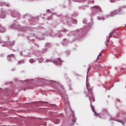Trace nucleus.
<instances>
[{
    "instance_id": "obj_2",
    "label": "nucleus",
    "mask_w": 126,
    "mask_h": 126,
    "mask_svg": "<svg viewBox=\"0 0 126 126\" xmlns=\"http://www.w3.org/2000/svg\"><path fill=\"white\" fill-rule=\"evenodd\" d=\"M56 62L57 64H59V65H61L62 64V60H61L60 58L57 59L56 60Z\"/></svg>"
},
{
    "instance_id": "obj_12",
    "label": "nucleus",
    "mask_w": 126,
    "mask_h": 126,
    "mask_svg": "<svg viewBox=\"0 0 126 126\" xmlns=\"http://www.w3.org/2000/svg\"><path fill=\"white\" fill-rule=\"evenodd\" d=\"M74 123H75V121H74L73 122V125H74Z\"/></svg>"
},
{
    "instance_id": "obj_11",
    "label": "nucleus",
    "mask_w": 126,
    "mask_h": 126,
    "mask_svg": "<svg viewBox=\"0 0 126 126\" xmlns=\"http://www.w3.org/2000/svg\"><path fill=\"white\" fill-rule=\"evenodd\" d=\"M55 124H59V121H57V122H55Z\"/></svg>"
},
{
    "instance_id": "obj_15",
    "label": "nucleus",
    "mask_w": 126,
    "mask_h": 126,
    "mask_svg": "<svg viewBox=\"0 0 126 126\" xmlns=\"http://www.w3.org/2000/svg\"><path fill=\"white\" fill-rule=\"evenodd\" d=\"M45 126H47V123H45Z\"/></svg>"
},
{
    "instance_id": "obj_8",
    "label": "nucleus",
    "mask_w": 126,
    "mask_h": 126,
    "mask_svg": "<svg viewBox=\"0 0 126 126\" xmlns=\"http://www.w3.org/2000/svg\"><path fill=\"white\" fill-rule=\"evenodd\" d=\"M34 62H35V61L33 59L30 60V63H34Z\"/></svg>"
},
{
    "instance_id": "obj_10",
    "label": "nucleus",
    "mask_w": 126,
    "mask_h": 126,
    "mask_svg": "<svg viewBox=\"0 0 126 126\" xmlns=\"http://www.w3.org/2000/svg\"><path fill=\"white\" fill-rule=\"evenodd\" d=\"M116 0H110L111 2H115Z\"/></svg>"
},
{
    "instance_id": "obj_4",
    "label": "nucleus",
    "mask_w": 126,
    "mask_h": 126,
    "mask_svg": "<svg viewBox=\"0 0 126 126\" xmlns=\"http://www.w3.org/2000/svg\"><path fill=\"white\" fill-rule=\"evenodd\" d=\"M10 57H12L13 58V57H14V55L11 54V55L8 56H7V60L8 61H10L11 60V58H10Z\"/></svg>"
},
{
    "instance_id": "obj_5",
    "label": "nucleus",
    "mask_w": 126,
    "mask_h": 126,
    "mask_svg": "<svg viewBox=\"0 0 126 126\" xmlns=\"http://www.w3.org/2000/svg\"><path fill=\"white\" fill-rule=\"evenodd\" d=\"M112 35H113V33H110L109 35V38L107 40V42L105 43L106 46H107V44L109 43V39H110V38H111V36H112Z\"/></svg>"
},
{
    "instance_id": "obj_14",
    "label": "nucleus",
    "mask_w": 126,
    "mask_h": 126,
    "mask_svg": "<svg viewBox=\"0 0 126 126\" xmlns=\"http://www.w3.org/2000/svg\"><path fill=\"white\" fill-rule=\"evenodd\" d=\"M117 122H119V123L120 122V120H117Z\"/></svg>"
},
{
    "instance_id": "obj_1",
    "label": "nucleus",
    "mask_w": 126,
    "mask_h": 126,
    "mask_svg": "<svg viewBox=\"0 0 126 126\" xmlns=\"http://www.w3.org/2000/svg\"><path fill=\"white\" fill-rule=\"evenodd\" d=\"M87 88L88 89V94L86 95V97H88L89 98V101H90L91 105H92V102L95 101V98H94V96L93 95L92 89L89 88V87L88 86H87Z\"/></svg>"
},
{
    "instance_id": "obj_6",
    "label": "nucleus",
    "mask_w": 126,
    "mask_h": 126,
    "mask_svg": "<svg viewBox=\"0 0 126 126\" xmlns=\"http://www.w3.org/2000/svg\"><path fill=\"white\" fill-rule=\"evenodd\" d=\"M5 17V14L1 13L0 15V18H4Z\"/></svg>"
},
{
    "instance_id": "obj_3",
    "label": "nucleus",
    "mask_w": 126,
    "mask_h": 126,
    "mask_svg": "<svg viewBox=\"0 0 126 126\" xmlns=\"http://www.w3.org/2000/svg\"><path fill=\"white\" fill-rule=\"evenodd\" d=\"M4 31H5V30L4 29V28L0 25V32H1V33H2L4 32Z\"/></svg>"
},
{
    "instance_id": "obj_13",
    "label": "nucleus",
    "mask_w": 126,
    "mask_h": 126,
    "mask_svg": "<svg viewBox=\"0 0 126 126\" xmlns=\"http://www.w3.org/2000/svg\"><path fill=\"white\" fill-rule=\"evenodd\" d=\"M96 8H98L99 9H100V8L98 6L96 7Z\"/></svg>"
},
{
    "instance_id": "obj_9",
    "label": "nucleus",
    "mask_w": 126,
    "mask_h": 126,
    "mask_svg": "<svg viewBox=\"0 0 126 126\" xmlns=\"http://www.w3.org/2000/svg\"><path fill=\"white\" fill-rule=\"evenodd\" d=\"M101 56H102V54L101 53H99L97 57V60H98V59H99V58H100V57H101Z\"/></svg>"
},
{
    "instance_id": "obj_7",
    "label": "nucleus",
    "mask_w": 126,
    "mask_h": 126,
    "mask_svg": "<svg viewBox=\"0 0 126 126\" xmlns=\"http://www.w3.org/2000/svg\"><path fill=\"white\" fill-rule=\"evenodd\" d=\"M92 109L93 111V112L94 113L95 115H96V117H97V114L95 112V110L94 109V107L93 106L92 107Z\"/></svg>"
}]
</instances>
